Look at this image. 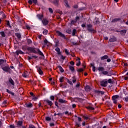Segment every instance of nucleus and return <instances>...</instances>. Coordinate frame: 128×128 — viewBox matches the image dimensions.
Wrapping results in <instances>:
<instances>
[{
  "label": "nucleus",
  "mask_w": 128,
  "mask_h": 128,
  "mask_svg": "<svg viewBox=\"0 0 128 128\" xmlns=\"http://www.w3.org/2000/svg\"><path fill=\"white\" fill-rule=\"evenodd\" d=\"M28 50L31 52H34V54H36L38 52L40 54V56H44V54L40 50V49H36L34 48L28 47Z\"/></svg>",
  "instance_id": "f257e3e1"
},
{
  "label": "nucleus",
  "mask_w": 128,
  "mask_h": 128,
  "mask_svg": "<svg viewBox=\"0 0 128 128\" xmlns=\"http://www.w3.org/2000/svg\"><path fill=\"white\" fill-rule=\"evenodd\" d=\"M36 16H37L38 18V20H42V18H44V15L40 14H38L36 15Z\"/></svg>",
  "instance_id": "0eeeda50"
},
{
  "label": "nucleus",
  "mask_w": 128,
  "mask_h": 128,
  "mask_svg": "<svg viewBox=\"0 0 128 128\" xmlns=\"http://www.w3.org/2000/svg\"><path fill=\"white\" fill-rule=\"evenodd\" d=\"M27 106H28V108H30V106H32V104H27Z\"/></svg>",
  "instance_id": "4d7b16f0"
},
{
  "label": "nucleus",
  "mask_w": 128,
  "mask_h": 128,
  "mask_svg": "<svg viewBox=\"0 0 128 128\" xmlns=\"http://www.w3.org/2000/svg\"><path fill=\"white\" fill-rule=\"evenodd\" d=\"M80 20V17H78V16L76 17V21L72 20V24H74V22H76V20Z\"/></svg>",
  "instance_id": "5701e85b"
},
{
  "label": "nucleus",
  "mask_w": 128,
  "mask_h": 128,
  "mask_svg": "<svg viewBox=\"0 0 128 128\" xmlns=\"http://www.w3.org/2000/svg\"><path fill=\"white\" fill-rule=\"evenodd\" d=\"M126 32V30H122L120 32L121 34H124Z\"/></svg>",
  "instance_id": "c85d7f7f"
},
{
  "label": "nucleus",
  "mask_w": 128,
  "mask_h": 128,
  "mask_svg": "<svg viewBox=\"0 0 128 128\" xmlns=\"http://www.w3.org/2000/svg\"><path fill=\"white\" fill-rule=\"evenodd\" d=\"M78 120L79 122H82V118H80V117H78Z\"/></svg>",
  "instance_id": "e2e57ef3"
},
{
  "label": "nucleus",
  "mask_w": 128,
  "mask_h": 128,
  "mask_svg": "<svg viewBox=\"0 0 128 128\" xmlns=\"http://www.w3.org/2000/svg\"><path fill=\"white\" fill-rule=\"evenodd\" d=\"M50 126H54V123H50Z\"/></svg>",
  "instance_id": "5fc2aeb1"
},
{
  "label": "nucleus",
  "mask_w": 128,
  "mask_h": 128,
  "mask_svg": "<svg viewBox=\"0 0 128 128\" xmlns=\"http://www.w3.org/2000/svg\"><path fill=\"white\" fill-rule=\"evenodd\" d=\"M8 82H10V84H12V86H14V80L12 79V78L8 79Z\"/></svg>",
  "instance_id": "f8f14e48"
},
{
  "label": "nucleus",
  "mask_w": 128,
  "mask_h": 128,
  "mask_svg": "<svg viewBox=\"0 0 128 128\" xmlns=\"http://www.w3.org/2000/svg\"><path fill=\"white\" fill-rule=\"evenodd\" d=\"M72 82L73 84L76 83V78H74L72 80Z\"/></svg>",
  "instance_id": "49530a36"
},
{
  "label": "nucleus",
  "mask_w": 128,
  "mask_h": 128,
  "mask_svg": "<svg viewBox=\"0 0 128 128\" xmlns=\"http://www.w3.org/2000/svg\"><path fill=\"white\" fill-rule=\"evenodd\" d=\"M65 53H66V54H67L68 56V54H70V52H68V50H66V49L65 50Z\"/></svg>",
  "instance_id": "58836bf2"
},
{
  "label": "nucleus",
  "mask_w": 128,
  "mask_h": 128,
  "mask_svg": "<svg viewBox=\"0 0 128 128\" xmlns=\"http://www.w3.org/2000/svg\"><path fill=\"white\" fill-rule=\"evenodd\" d=\"M85 90L86 92H90V88L88 86H86L85 88Z\"/></svg>",
  "instance_id": "6ab92c4d"
},
{
  "label": "nucleus",
  "mask_w": 128,
  "mask_h": 128,
  "mask_svg": "<svg viewBox=\"0 0 128 128\" xmlns=\"http://www.w3.org/2000/svg\"><path fill=\"white\" fill-rule=\"evenodd\" d=\"M37 70H38V72L39 74H40V76H42V74L44 73L42 72V69L38 67Z\"/></svg>",
  "instance_id": "9d476101"
},
{
  "label": "nucleus",
  "mask_w": 128,
  "mask_h": 128,
  "mask_svg": "<svg viewBox=\"0 0 128 128\" xmlns=\"http://www.w3.org/2000/svg\"><path fill=\"white\" fill-rule=\"evenodd\" d=\"M98 70L99 72H104V67H98Z\"/></svg>",
  "instance_id": "a211bd4d"
},
{
  "label": "nucleus",
  "mask_w": 128,
  "mask_h": 128,
  "mask_svg": "<svg viewBox=\"0 0 128 128\" xmlns=\"http://www.w3.org/2000/svg\"><path fill=\"white\" fill-rule=\"evenodd\" d=\"M82 28H86V24H82Z\"/></svg>",
  "instance_id": "69168bd1"
},
{
  "label": "nucleus",
  "mask_w": 128,
  "mask_h": 128,
  "mask_svg": "<svg viewBox=\"0 0 128 128\" xmlns=\"http://www.w3.org/2000/svg\"><path fill=\"white\" fill-rule=\"evenodd\" d=\"M24 78H28V75L26 73H24L23 74Z\"/></svg>",
  "instance_id": "8fccbe9b"
},
{
  "label": "nucleus",
  "mask_w": 128,
  "mask_h": 128,
  "mask_svg": "<svg viewBox=\"0 0 128 128\" xmlns=\"http://www.w3.org/2000/svg\"><path fill=\"white\" fill-rule=\"evenodd\" d=\"M22 122H21V121L18 122V126H22Z\"/></svg>",
  "instance_id": "72a5a7b5"
},
{
  "label": "nucleus",
  "mask_w": 128,
  "mask_h": 128,
  "mask_svg": "<svg viewBox=\"0 0 128 128\" xmlns=\"http://www.w3.org/2000/svg\"><path fill=\"white\" fill-rule=\"evenodd\" d=\"M60 58H61V60H64V58H66V57L64 56H62V55H61Z\"/></svg>",
  "instance_id": "a18cd8bd"
},
{
  "label": "nucleus",
  "mask_w": 128,
  "mask_h": 128,
  "mask_svg": "<svg viewBox=\"0 0 128 128\" xmlns=\"http://www.w3.org/2000/svg\"><path fill=\"white\" fill-rule=\"evenodd\" d=\"M64 4L65 6H66V8H70V5H68V4L67 0H64Z\"/></svg>",
  "instance_id": "4468645a"
},
{
  "label": "nucleus",
  "mask_w": 128,
  "mask_h": 128,
  "mask_svg": "<svg viewBox=\"0 0 128 128\" xmlns=\"http://www.w3.org/2000/svg\"><path fill=\"white\" fill-rule=\"evenodd\" d=\"M88 108V110H94V108L92 107L91 106H89L88 108Z\"/></svg>",
  "instance_id": "a19ab883"
},
{
  "label": "nucleus",
  "mask_w": 128,
  "mask_h": 128,
  "mask_svg": "<svg viewBox=\"0 0 128 128\" xmlns=\"http://www.w3.org/2000/svg\"><path fill=\"white\" fill-rule=\"evenodd\" d=\"M48 10H49V12H51V14H52V9L51 8H49Z\"/></svg>",
  "instance_id": "864d4df0"
},
{
  "label": "nucleus",
  "mask_w": 128,
  "mask_h": 128,
  "mask_svg": "<svg viewBox=\"0 0 128 128\" xmlns=\"http://www.w3.org/2000/svg\"><path fill=\"white\" fill-rule=\"evenodd\" d=\"M76 60V66H80V58H78Z\"/></svg>",
  "instance_id": "39448f33"
},
{
  "label": "nucleus",
  "mask_w": 128,
  "mask_h": 128,
  "mask_svg": "<svg viewBox=\"0 0 128 128\" xmlns=\"http://www.w3.org/2000/svg\"><path fill=\"white\" fill-rule=\"evenodd\" d=\"M66 32H67V34H72V30H70V29H68L67 30H66Z\"/></svg>",
  "instance_id": "7c9ffc66"
},
{
  "label": "nucleus",
  "mask_w": 128,
  "mask_h": 128,
  "mask_svg": "<svg viewBox=\"0 0 128 128\" xmlns=\"http://www.w3.org/2000/svg\"><path fill=\"white\" fill-rule=\"evenodd\" d=\"M6 64V61L2 60H0V66H4Z\"/></svg>",
  "instance_id": "20e7f679"
},
{
  "label": "nucleus",
  "mask_w": 128,
  "mask_h": 128,
  "mask_svg": "<svg viewBox=\"0 0 128 128\" xmlns=\"http://www.w3.org/2000/svg\"><path fill=\"white\" fill-rule=\"evenodd\" d=\"M110 42H116V37H112V38H110V40H109Z\"/></svg>",
  "instance_id": "2eb2a0df"
},
{
  "label": "nucleus",
  "mask_w": 128,
  "mask_h": 128,
  "mask_svg": "<svg viewBox=\"0 0 128 128\" xmlns=\"http://www.w3.org/2000/svg\"><path fill=\"white\" fill-rule=\"evenodd\" d=\"M16 36H17V38H20V37L22 36L19 33L16 34Z\"/></svg>",
  "instance_id": "2f4dec72"
},
{
  "label": "nucleus",
  "mask_w": 128,
  "mask_h": 128,
  "mask_svg": "<svg viewBox=\"0 0 128 128\" xmlns=\"http://www.w3.org/2000/svg\"><path fill=\"white\" fill-rule=\"evenodd\" d=\"M118 95L114 96L112 97V100H113V102L114 104H116L118 102Z\"/></svg>",
  "instance_id": "7ed1b4c3"
},
{
  "label": "nucleus",
  "mask_w": 128,
  "mask_h": 128,
  "mask_svg": "<svg viewBox=\"0 0 128 128\" xmlns=\"http://www.w3.org/2000/svg\"><path fill=\"white\" fill-rule=\"evenodd\" d=\"M44 34H48V30H45L43 31Z\"/></svg>",
  "instance_id": "e433bc0d"
},
{
  "label": "nucleus",
  "mask_w": 128,
  "mask_h": 128,
  "mask_svg": "<svg viewBox=\"0 0 128 128\" xmlns=\"http://www.w3.org/2000/svg\"><path fill=\"white\" fill-rule=\"evenodd\" d=\"M38 0H29L28 2L30 4H32V2L36 4Z\"/></svg>",
  "instance_id": "6e6552de"
},
{
  "label": "nucleus",
  "mask_w": 128,
  "mask_h": 128,
  "mask_svg": "<svg viewBox=\"0 0 128 128\" xmlns=\"http://www.w3.org/2000/svg\"><path fill=\"white\" fill-rule=\"evenodd\" d=\"M120 20V18H116L112 20V22H118Z\"/></svg>",
  "instance_id": "9b49d317"
},
{
  "label": "nucleus",
  "mask_w": 128,
  "mask_h": 128,
  "mask_svg": "<svg viewBox=\"0 0 128 128\" xmlns=\"http://www.w3.org/2000/svg\"><path fill=\"white\" fill-rule=\"evenodd\" d=\"M10 128H14V126L13 125H10Z\"/></svg>",
  "instance_id": "774afa93"
},
{
  "label": "nucleus",
  "mask_w": 128,
  "mask_h": 128,
  "mask_svg": "<svg viewBox=\"0 0 128 128\" xmlns=\"http://www.w3.org/2000/svg\"><path fill=\"white\" fill-rule=\"evenodd\" d=\"M59 102H60V104H64V102H66V101L62 99H60Z\"/></svg>",
  "instance_id": "a878e982"
},
{
  "label": "nucleus",
  "mask_w": 128,
  "mask_h": 128,
  "mask_svg": "<svg viewBox=\"0 0 128 128\" xmlns=\"http://www.w3.org/2000/svg\"><path fill=\"white\" fill-rule=\"evenodd\" d=\"M108 84V80H103L100 82V85L102 86H106Z\"/></svg>",
  "instance_id": "f03ea898"
},
{
  "label": "nucleus",
  "mask_w": 128,
  "mask_h": 128,
  "mask_svg": "<svg viewBox=\"0 0 128 128\" xmlns=\"http://www.w3.org/2000/svg\"><path fill=\"white\" fill-rule=\"evenodd\" d=\"M76 29H74L72 33V36H76Z\"/></svg>",
  "instance_id": "cd10ccee"
},
{
  "label": "nucleus",
  "mask_w": 128,
  "mask_h": 128,
  "mask_svg": "<svg viewBox=\"0 0 128 128\" xmlns=\"http://www.w3.org/2000/svg\"><path fill=\"white\" fill-rule=\"evenodd\" d=\"M76 126L78 128L79 126H80V122H76Z\"/></svg>",
  "instance_id": "473e14b6"
},
{
  "label": "nucleus",
  "mask_w": 128,
  "mask_h": 128,
  "mask_svg": "<svg viewBox=\"0 0 128 128\" xmlns=\"http://www.w3.org/2000/svg\"><path fill=\"white\" fill-rule=\"evenodd\" d=\"M57 34H58V36H60L63 38H66V36H64V34H62L60 32L58 31Z\"/></svg>",
  "instance_id": "1a4fd4ad"
},
{
  "label": "nucleus",
  "mask_w": 128,
  "mask_h": 128,
  "mask_svg": "<svg viewBox=\"0 0 128 128\" xmlns=\"http://www.w3.org/2000/svg\"><path fill=\"white\" fill-rule=\"evenodd\" d=\"M32 100H38V97L33 96Z\"/></svg>",
  "instance_id": "c03bdc74"
},
{
  "label": "nucleus",
  "mask_w": 128,
  "mask_h": 128,
  "mask_svg": "<svg viewBox=\"0 0 128 128\" xmlns=\"http://www.w3.org/2000/svg\"><path fill=\"white\" fill-rule=\"evenodd\" d=\"M68 82L70 84V86H72V81L68 80Z\"/></svg>",
  "instance_id": "de8ad7c7"
},
{
  "label": "nucleus",
  "mask_w": 128,
  "mask_h": 128,
  "mask_svg": "<svg viewBox=\"0 0 128 128\" xmlns=\"http://www.w3.org/2000/svg\"><path fill=\"white\" fill-rule=\"evenodd\" d=\"M108 56H104L102 58V60H106V58H108Z\"/></svg>",
  "instance_id": "c756f323"
},
{
  "label": "nucleus",
  "mask_w": 128,
  "mask_h": 128,
  "mask_svg": "<svg viewBox=\"0 0 128 128\" xmlns=\"http://www.w3.org/2000/svg\"><path fill=\"white\" fill-rule=\"evenodd\" d=\"M124 98L126 102H128V96L126 97V98Z\"/></svg>",
  "instance_id": "bf43d9fd"
},
{
  "label": "nucleus",
  "mask_w": 128,
  "mask_h": 128,
  "mask_svg": "<svg viewBox=\"0 0 128 128\" xmlns=\"http://www.w3.org/2000/svg\"><path fill=\"white\" fill-rule=\"evenodd\" d=\"M102 74H104V75H108V71H103L102 72Z\"/></svg>",
  "instance_id": "393cba45"
},
{
  "label": "nucleus",
  "mask_w": 128,
  "mask_h": 128,
  "mask_svg": "<svg viewBox=\"0 0 128 128\" xmlns=\"http://www.w3.org/2000/svg\"><path fill=\"white\" fill-rule=\"evenodd\" d=\"M42 22L44 26H46V24H48V20L46 19H44L43 20H42Z\"/></svg>",
  "instance_id": "423d86ee"
},
{
  "label": "nucleus",
  "mask_w": 128,
  "mask_h": 128,
  "mask_svg": "<svg viewBox=\"0 0 128 128\" xmlns=\"http://www.w3.org/2000/svg\"><path fill=\"white\" fill-rule=\"evenodd\" d=\"M70 64H72V66H74V62L72 61L70 62Z\"/></svg>",
  "instance_id": "13d9d810"
},
{
  "label": "nucleus",
  "mask_w": 128,
  "mask_h": 128,
  "mask_svg": "<svg viewBox=\"0 0 128 128\" xmlns=\"http://www.w3.org/2000/svg\"><path fill=\"white\" fill-rule=\"evenodd\" d=\"M64 77H61L60 78V82H64Z\"/></svg>",
  "instance_id": "f704fd0d"
},
{
  "label": "nucleus",
  "mask_w": 128,
  "mask_h": 128,
  "mask_svg": "<svg viewBox=\"0 0 128 128\" xmlns=\"http://www.w3.org/2000/svg\"><path fill=\"white\" fill-rule=\"evenodd\" d=\"M108 84H112V79H109L108 80Z\"/></svg>",
  "instance_id": "6e6d98bb"
},
{
  "label": "nucleus",
  "mask_w": 128,
  "mask_h": 128,
  "mask_svg": "<svg viewBox=\"0 0 128 128\" xmlns=\"http://www.w3.org/2000/svg\"><path fill=\"white\" fill-rule=\"evenodd\" d=\"M26 28H27L28 30H30V26H28V25H27V26H26Z\"/></svg>",
  "instance_id": "680f3d73"
},
{
  "label": "nucleus",
  "mask_w": 128,
  "mask_h": 128,
  "mask_svg": "<svg viewBox=\"0 0 128 128\" xmlns=\"http://www.w3.org/2000/svg\"><path fill=\"white\" fill-rule=\"evenodd\" d=\"M27 42H28V44H32V40H30V39H28V40H27Z\"/></svg>",
  "instance_id": "79ce46f5"
},
{
  "label": "nucleus",
  "mask_w": 128,
  "mask_h": 128,
  "mask_svg": "<svg viewBox=\"0 0 128 128\" xmlns=\"http://www.w3.org/2000/svg\"><path fill=\"white\" fill-rule=\"evenodd\" d=\"M44 42L45 44H48V40H44Z\"/></svg>",
  "instance_id": "052dcab7"
},
{
  "label": "nucleus",
  "mask_w": 128,
  "mask_h": 128,
  "mask_svg": "<svg viewBox=\"0 0 128 128\" xmlns=\"http://www.w3.org/2000/svg\"><path fill=\"white\" fill-rule=\"evenodd\" d=\"M6 92H8V94H12V96H14V93L12 92V91L8 90H6Z\"/></svg>",
  "instance_id": "aec40b11"
},
{
  "label": "nucleus",
  "mask_w": 128,
  "mask_h": 128,
  "mask_svg": "<svg viewBox=\"0 0 128 128\" xmlns=\"http://www.w3.org/2000/svg\"><path fill=\"white\" fill-rule=\"evenodd\" d=\"M124 66H128V63H124Z\"/></svg>",
  "instance_id": "338daca9"
},
{
  "label": "nucleus",
  "mask_w": 128,
  "mask_h": 128,
  "mask_svg": "<svg viewBox=\"0 0 128 128\" xmlns=\"http://www.w3.org/2000/svg\"><path fill=\"white\" fill-rule=\"evenodd\" d=\"M46 120H48V121L50 120L51 118L50 117H46Z\"/></svg>",
  "instance_id": "37998d69"
},
{
  "label": "nucleus",
  "mask_w": 128,
  "mask_h": 128,
  "mask_svg": "<svg viewBox=\"0 0 128 128\" xmlns=\"http://www.w3.org/2000/svg\"><path fill=\"white\" fill-rule=\"evenodd\" d=\"M69 68L70 70H72V72H74V68L72 66H70Z\"/></svg>",
  "instance_id": "bb28decb"
},
{
  "label": "nucleus",
  "mask_w": 128,
  "mask_h": 128,
  "mask_svg": "<svg viewBox=\"0 0 128 128\" xmlns=\"http://www.w3.org/2000/svg\"><path fill=\"white\" fill-rule=\"evenodd\" d=\"M78 72H84V69L80 68L79 70H78Z\"/></svg>",
  "instance_id": "09e8293b"
},
{
  "label": "nucleus",
  "mask_w": 128,
  "mask_h": 128,
  "mask_svg": "<svg viewBox=\"0 0 128 128\" xmlns=\"http://www.w3.org/2000/svg\"><path fill=\"white\" fill-rule=\"evenodd\" d=\"M92 71L96 72V67L94 66H92Z\"/></svg>",
  "instance_id": "603ef678"
},
{
  "label": "nucleus",
  "mask_w": 128,
  "mask_h": 128,
  "mask_svg": "<svg viewBox=\"0 0 128 128\" xmlns=\"http://www.w3.org/2000/svg\"><path fill=\"white\" fill-rule=\"evenodd\" d=\"M50 98L52 100H54V96H50Z\"/></svg>",
  "instance_id": "ea45409f"
},
{
  "label": "nucleus",
  "mask_w": 128,
  "mask_h": 128,
  "mask_svg": "<svg viewBox=\"0 0 128 128\" xmlns=\"http://www.w3.org/2000/svg\"><path fill=\"white\" fill-rule=\"evenodd\" d=\"M76 104H73L72 105V107L73 108H76Z\"/></svg>",
  "instance_id": "0e129e2a"
},
{
  "label": "nucleus",
  "mask_w": 128,
  "mask_h": 128,
  "mask_svg": "<svg viewBox=\"0 0 128 128\" xmlns=\"http://www.w3.org/2000/svg\"><path fill=\"white\" fill-rule=\"evenodd\" d=\"M55 50L57 52H58V54H60V48H56Z\"/></svg>",
  "instance_id": "b1692460"
},
{
  "label": "nucleus",
  "mask_w": 128,
  "mask_h": 128,
  "mask_svg": "<svg viewBox=\"0 0 128 128\" xmlns=\"http://www.w3.org/2000/svg\"><path fill=\"white\" fill-rule=\"evenodd\" d=\"M58 0H55L54 2V4H58Z\"/></svg>",
  "instance_id": "c9c22d12"
},
{
  "label": "nucleus",
  "mask_w": 128,
  "mask_h": 128,
  "mask_svg": "<svg viewBox=\"0 0 128 128\" xmlns=\"http://www.w3.org/2000/svg\"><path fill=\"white\" fill-rule=\"evenodd\" d=\"M16 54L17 56H18V54H24V52L21 51L20 50H18L17 51H16Z\"/></svg>",
  "instance_id": "ddd939ff"
},
{
  "label": "nucleus",
  "mask_w": 128,
  "mask_h": 128,
  "mask_svg": "<svg viewBox=\"0 0 128 128\" xmlns=\"http://www.w3.org/2000/svg\"><path fill=\"white\" fill-rule=\"evenodd\" d=\"M0 34L2 36V38H4L6 36V34L4 32H0Z\"/></svg>",
  "instance_id": "412c9836"
},
{
  "label": "nucleus",
  "mask_w": 128,
  "mask_h": 128,
  "mask_svg": "<svg viewBox=\"0 0 128 128\" xmlns=\"http://www.w3.org/2000/svg\"><path fill=\"white\" fill-rule=\"evenodd\" d=\"M29 128H36V127L34 126L30 125Z\"/></svg>",
  "instance_id": "3c124183"
},
{
  "label": "nucleus",
  "mask_w": 128,
  "mask_h": 128,
  "mask_svg": "<svg viewBox=\"0 0 128 128\" xmlns=\"http://www.w3.org/2000/svg\"><path fill=\"white\" fill-rule=\"evenodd\" d=\"M58 68H59L60 72H64V69L62 68L61 66H58Z\"/></svg>",
  "instance_id": "4be33fe9"
},
{
  "label": "nucleus",
  "mask_w": 128,
  "mask_h": 128,
  "mask_svg": "<svg viewBox=\"0 0 128 128\" xmlns=\"http://www.w3.org/2000/svg\"><path fill=\"white\" fill-rule=\"evenodd\" d=\"M6 26H9V28H10V22L6 21Z\"/></svg>",
  "instance_id": "4c0bfd02"
},
{
  "label": "nucleus",
  "mask_w": 128,
  "mask_h": 128,
  "mask_svg": "<svg viewBox=\"0 0 128 128\" xmlns=\"http://www.w3.org/2000/svg\"><path fill=\"white\" fill-rule=\"evenodd\" d=\"M46 102H48V105L50 106H52L53 104H52V101L50 100H46Z\"/></svg>",
  "instance_id": "dca6fc26"
},
{
  "label": "nucleus",
  "mask_w": 128,
  "mask_h": 128,
  "mask_svg": "<svg viewBox=\"0 0 128 128\" xmlns=\"http://www.w3.org/2000/svg\"><path fill=\"white\" fill-rule=\"evenodd\" d=\"M2 69L4 72H8V68L7 66L2 67Z\"/></svg>",
  "instance_id": "f3484780"
}]
</instances>
